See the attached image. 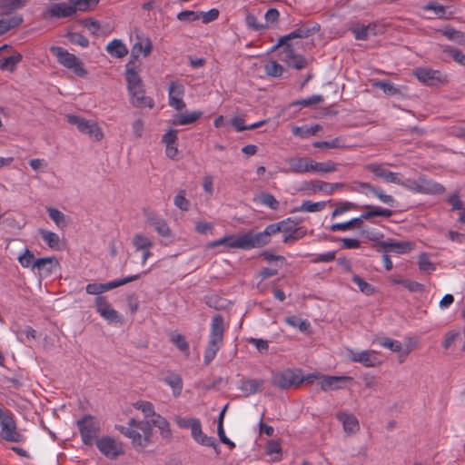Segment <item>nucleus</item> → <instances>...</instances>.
<instances>
[{
    "instance_id": "1",
    "label": "nucleus",
    "mask_w": 465,
    "mask_h": 465,
    "mask_svg": "<svg viewBox=\"0 0 465 465\" xmlns=\"http://www.w3.org/2000/svg\"><path fill=\"white\" fill-rule=\"evenodd\" d=\"M153 426L160 430L163 438L171 439L170 423L159 414L148 420H138L132 418L129 420L127 427L116 425L115 428L125 437L132 440L134 448H143L150 442Z\"/></svg>"
},
{
    "instance_id": "2",
    "label": "nucleus",
    "mask_w": 465,
    "mask_h": 465,
    "mask_svg": "<svg viewBox=\"0 0 465 465\" xmlns=\"http://www.w3.org/2000/svg\"><path fill=\"white\" fill-rule=\"evenodd\" d=\"M224 321L221 314L213 317L208 337V344L204 351L203 362L208 365L216 356L223 344Z\"/></svg>"
},
{
    "instance_id": "3",
    "label": "nucleus",
    "mask_w": 465,
    "mask_h": 465,
    "mask_svg": "<svg viewBox=\"0 0 465 465\" xmlns=\"http://www.w3.org/2000/svg\"><path fill=\"white\" fill-rule=\"evenodd\" d=\"M222 245L224 246L225 249L252 250L259 248L256 234L252 231L239 234L226 235L221 239L208 242L206 247L212 249Z\"/></svg>"
},
{
    "instance_id": "4",
    "label": "nucleus",
    "mask_w": 465,
    "mask_h": 465,
    "mask_svg": "<svg viewBox=\"0 0 465 465\" xmlns=\"http://www.w3.org/2000/svg\"><path fill=\"white\" fill-rule=\"evenodd\" d=\"M25 3V0H0V35L22 23V17L13 12Z\"/></svg>"
},
{
    "instance_id": "5",
    "label": "nucleus",
    "mask_w": 465,
    "mask_h": 465,
    "mask_svg": "<svg viewBox=\"0 0 465 465\" xmlns=\"http://www.w3.org/2000/svg\"><path fill=\"white\" fill-rule=\"evenodd\" d=\"M52 54L56 57L57 62L70 70L77 77H85L88 74L84 63L74 54L60 46L51 48Z\"/></svg>"
},
{
    "instance_id": "6",
    "label": "nucleus",
    "mask_w": 465,
    "mask_h": 465,
    "mask_svg": "<svg viewBox=\"0 0 465 465\" xmlns=\"http://www.w3.org/2000/svg\"><path fill=\"white\" fill-rule=\"evenodd\" d=\"M401 186L415 193L441 194L445 192L442 184L428 179L425 175H420L417 179H403Z\"/></svg>"
},
{
    "instance_id": "7",
    "label": "nucleus",
    "mask_w": 465,
    "mask_h": 465,
    "mask_svg": "<svg viewBox=\"0 0 465 465\" xmlns=\"http://www.w3.org/2000/svg\"><path fill=\"white\" fill-rule=\"evenodd\" d=\"M82 441L84 445L92 446L97 440L101 430L100 422L92 415H84L76 421Z\"/></svg>"
},
{
    "instance_id": "8",
    "label": "nucleus",
    "mask_w": 465,
    "mask_h": 465,
    "mask_svg": "<svg viewBox=\"0 0 465 465\" xmlns=\"http://www.w3.org/2000/svg\"><path fill=\"white\" fill-rule=\"evenodd\" d=\"M292 223L293 221L292 218H287L279 223L267 225L262 232H255L259 248H262L269 244L271 242L272 236L278 232H289L292 231L294 227L290 224Z\"/></svg>"
},
{
    "instance_id": "9",
    "label": "nucleus",
    "mask_w": 465,
    "mask_h": 465,
    "mask_svg": "<svg viewBox=\"0 0 465 465\" xmlns=\"http://www.w3.org/2000/svg\"><path fill=\"white\" fill-rule=\"evenodd\" d=\"M414 75L422 84L428 86H440L448 84V75L440 70H434L429 67H418L414 71Z\"/></svg>"
},
{
    "instance_id": "10",
    "label": "nucleus",
    "mask_w": 465,
    "mask_h": 465,
    "mask_svg": "<svg viewBox=\"0 0 465 465\" xmlns=\"http://www.w3.org/2000/svg\"><path fill=\"white\" fill-rule=\"evenodd\" d=\"M272 383L280 389L288 390L292 387H298L302 383L301 371L287 369L283 371L272 374Z\"/></svg>"
},
{
    "instance_id": "11",
    "label": "nucleus",
    "mask_w": 465,
    "mask_h": 465,
    "mask_svg": "<svg viewBox=\"0 0 465 465\" xmlns=\"http://www.w3.org/2000/svg\"><path fill=\"white\" fill-rule=\"evenodd\" d=\"M0 436L6 441H19L20 434L16 431L15 422L7 410L0 408Z\"/></svg>"
},
{
    "instance_id": "12",
    "label": "nucleus",
    "mask_w": 465,
    "mask_h": 465,
    "mask_svg": "<svg viewBox=\"0 0 465 465\" xmlns=\"http://www.w3.org/2000/svg\"><path fill=\"white\" fill-rule=\"evenodd\" d=\"M95 445L103 455L111 460L116 459L124 453L122 442L110 436H104L97 439Z\"/></svg>"
},
{
    "instance_id": "13",
    "label": "nucleus",
    "mask_w": 465,
    "mask_h": 465,
    "mask_svg": "<svg viewBox=\"0 0 465 465\" xmlns=\"http://www.w3.org/2000/svg\"><path fill=\"white\" fill-rule=\"evenodd\" d=\"M66 118L67 122L71 124L76 125L77 129L81 133L87 134L97 141L103 138V132L96 123L72 114L67 115Z\"/></svg>"
},
{
    "instance_id": "14",
    "label": "nucleus",
    "mask_w": 465,
    "mask_h": 465,
    "mask_svg": "<svg viewBox=\"0 0 465 465\" xmlns=\"http://www.w3.org/2000/svg\"><path fill=\"white\" fill-rule=\"evenodd\" d=\"M60 267L56 257L38 258L31 263V270L37 272L40 278H46Z\"/></svg>"
},
{
    "instance_id": "15",
    "label": "nucleus",
    "mask_w": 465,
    "mask_h": 465,
    "mask_svg": "<svg viewBox=\"0 0 465 465\" xmlns=\"http://www.w3.org/2000/svg\"><path fill=\"white\" fill-rule=\"evenodd\" d=\"M366 171L371 172L377 178L382 179L386 183H396L401 186L402 175L400 173H393L386 168L381 163H371L364 166Z\"/></svg>"
},
{
    "instance_id": "16",
    "label": "nucleus",
    "mask_w": 465,
    "mask_h": 465,
    "mask_svg": "<svg viewBox=\"0 0 465 465\" xmlns=\"http://www.w3.org/2000/svg\"><path fill=\"white\" fill-rule=\"evenodd\" d=\"M282 46V50L280 53L281 61L285 63L289 67H292L297 70H301L306 67V58L302 54H296L291 44H287L286 45Z\"/></svg>"
},
{
    "instance_id": "17",
    "label": "nucleus",
    "mask_w": 465,
    "mask_h": 465,
    "mask_svg": "<svg viewBox=\"0 0 465 465\" xmlns=\"http://www.w3.org/2000/svg\"><path fill=\"white\" fill-rule=\"evenodd\" d=\"M94 306L96 312L102 318L109 322H118L121 317L116 310H114L105 296H96L94 299Z\"/></svg>"
},
{
    "instance_id": "18",
    "label": "nucleus",
    "mask_w": 465,
    "mask_h": 465,
    "mask_svg": "<svg viewBox=\"0 0 465 465\" xmlns=\"http://www.w3.org/2000/svg\"><path fill=\"white\" fill-rule=\"evenodd\" d=\"M288 163V168H282L281 173H311L312 158L309 157H291L285 160Z\"/></svg>"
},
{
    "instance_id": "19",
    "label": "nucleus",
    "mask_w": 465,
    "mask_h": 465,
    "mask_svg": "<svg viewBox=\"0 0 465 465\" xmlns=\"http://www.w3.org/2000/svg\"><path fill=\"white\" fill-rule=\"evenodd\" d=\"M375 351H356L351 349L348 350V358L352 362H359L364 367L371 368L378 366L381 361L375 356Z\"/></svg>"
},
{
    "instance_id": "20",
    "label": "nucleus",
    "mask_w": 465,
    "mask_h": 465,
    "mask_svg": "<svg viewBox=\"0 0 465 465\" xmlns=\"http://www.w3.org/2000/svg\"><path fill=\"white\" fill-rule=\"evenodd\" d=\"M132 242L135 251L142 252L141 263L144 265L147 260L153 256L152 248L153 247V242L143 233H135Z\"/></svg>"
},
{
    "instance_id": "21",
    "label": "nucleus",
    "mask_w": 465,
    "mask_h": 465,
    "mask_svg": "<svg viewBox=\"0 0 465 465\" xmlns=\"http://www.w3.org/2000/svg\"><path fill=\"white\" fill-rule=\"evenodd\" d=\"M184 94V87L182 84L172 82L168 90L169 105L178 111L185 107L183 100Z\"/></svg>"
},
{
    "instance_id": "22",
    "label": "nucleus",
    "mask_w": 465,
    "mask_h": 465,
    "mask_svg": "<svg viewBox=\"0 0 465 465\" xmlns=\"http://www.w3.org/2000/svg\"><path fill=\"white\" fill-rule=\"evenodd\" d=\"M192 438L198 444L207 447H212L217 454L220 453V450L216 440L213 437L207 436L202 430V424L200 420L194 424L193 428L191 430Z\"/></svg>"
},
{
    "instance_id": "23",
    "label": "nucleus",
    "mask_w": 465,
    "mask_h": 465,
    "mask_svg": "<svg viewBox=\"0 0 465 465\" xmlns=\"http://www.w3.org/2000/svg\"><path fill=\"white\" fill-rule=\"evenodd\" d=\"M131 96V104L138 108L148 107L152 109L154 106L153 99L150 96L145 95L143 86L135 88L134 90H129Z\"/></svg>"
},
{
    "instance_id": "24",
    "label": "nucleus",
    "mask_w": 465,
    "mask_h": 465,
    "mask_svg": "<svg viewBox=\"0 0 465 465\" xmlns=\"http://www.w3.org/2000/svg\"><path fill=\"white\" fill-rule=\"evenodd\" d=\"M350 381H352V378L350 376L322 375L320 386L323 391H336L342 389V383Z\"/></svg>"
},
{
    "instance_id": "25",
    "label": "nucleus",
    "mask_w": 465,
    "mask_h": 465,
    "mask_svg": "<svg viewBox=\"0 0 465 465\" xmlns=\"http://www.w3.org/2000/svg\"><path fill=\"white\" fill-rule=\"evenodd\" d=\"M153 50V44L149 37L143 35H136V42L131 49V56L134 59L138 58L140 54L147 57Z\"/></svg>"
},
{
    "instance_id": "26",
    "label": "nucleus",
    "mask_w": 465,
    "mask_h": 465,
    "mask_svg": "<svg viewBox=\"0 0 465 465\" xmlns=\"http://www.w3.org/2000/svg\"><path fill=\"white\" fill-rule=\"evenodd\" d=\"M378 25L370 23L369 25L357 24L351 28L356 40H367L371 35H376Z\"/></svg>"
},
{
    "instance_id": "27",
    "label": "nucleus",
    "mask_w": 465,
    "mask_h": 465,
    "mask_svg": "<svg viewBox=\"0 0 465 465\" xmlns=\"http://www.w3.org/2000/svg\"><path fill=\"white\" fill-rule=\"evenodd\" d=\"M37 232L48 248L54 251H61L63 249V242L57 233L44 228H39Z\"/></svg>"
},
{
    "instance_id": "28",
    "label": "nucleus",
    "mask_w": 465,
    "mask_h": 465,
    "mask_svg": "<svg viewBox=\"0 0 465 465\" xmlns=\"http://www.w3.org/2000/svg\"><path fill=\"white\" fill-rule=\"evenodd\" d=\"M363 208L367 209L366 212H363L360 216L361 219V222L364 220H371L374 217H385L390 218L393 215V211L383 208L377 205H364Z\"/></svg>"
},
{
    "instance_id": "29",
    "label": "nucleus",
    "mask_w": 465,
    "mask_h": 465,
    "mask_svg": "<svg viewBox=\"0 0 465 465\" xmlns=\"http://www.w3.org/2000/svg\"><path fill=\"white\" fill-rule=\"evenodd\" d=\"M315 27L313 28H308V27H300L292 33H290L287 35H284L279 39L278 44L273 46V49L278 48L281 45H286L287 44H290L289 41L294 38H307L314 34Z\"/></svg>"
},
{
    "instance_id": "30",
    "label": "nucleus",
    "mask_w": 465,
    "mask_h": 465,
    "mask_svg": "<svg viewBox=\"0 0 465 465\" xmlns=\"http://www.w3.org/2000/svg\"><path fill=\"white\" fill-rule=\"evenodd\" d=\"M337 419L342 423L343 430L346 433H355L360 430V424L357 418L351 413L340 412L337 414Z\"/></svg>"
},
{
    "instance_id": "31",
    "label": "nucleus",
    "mask_w": 465,
    "mask_h": 465,
    "mask_svg": "<svg viewBox=\"0 0 465 465\" xmlns=\"http://www.w3.org/2000/svg\"><path fill=\"white\" fill-rule=\"evenodd\" d=\"M49 13L56 18L70 17L75 14V6L65 3L53 4L49 7Z\"/></svg>"
},
{
    "instance_id": "32",
    "label": "nucleus",
    "mask_w": 465,
    "mask_h": 465,
    "mask_svg": "<svg viewBox=\"0 0 465 465\" xmlns=\"http://www.w3.org/2000/svg\"><path fill=\"white\" fill-rule=\"evenodd\" d=\"M163 381L172 388L174 397L181 395L183 387L181 375L175 372H168L167 375L163 379Z\"/></svg>"
},
{
    "instance_id": "33",
    "label": "nucleus",
    "mask_w": 465,
    "mask_h": 465,
    "mask_svg": "<svg viewBox=\"0 0 465 465\" xmlns=\"http://www.w3.org/2000/svg\"><path fill=\"white\" fill-rule=\"evenodd\" d=\"M106 52L113 57L123 58L128 54L126 45L119 39H114L108 43Z\"/></svg>"
},
{
    "instance_id": "34",
    "label": "nucleus",
    "mask_w": 465,
    "mask_h": 465,
    "mask_svg": "<svg viewBox=\"0 0 465 465\" xmlns=\"http://www.w3.org/2000/svg\"><path fill=\"white\" fill-rule=\"evenodd\" d=\"M148 222L149 224L154 228V230L160 236L163 238L171 237V229L165 220L153 215L148 218Z\"/></svg>"
},
{
    "instance_id": "35",
    "label": "nucleus",
    "mask_w": 465,
    "mask_h": 465,
    "mask_svg": "<svg viewBox=\"0 0 465 465\" xmlns=\"http://www.w3.org/2000/svg\"><path fill=\"white\" fill-rule=\"evenodd\" d=\"M263 384L262 379H247L242 382L240 389L248 397L260 391Z\"/></svg>"
},
{
    "instance_id": "36",
    "label": "nucleus",
    "mask_w": 465,
    "mask_h": 465,
    "mask_svg": "<svg viewBox=\"0 0 465 465\" xmlns=\"http://www.w3.org/2000/svg\"><path fill=\"white\" fill-rule=\"evenodd\" d=\"M338 163L332 161L316 162L312 159L311 173H328L337 171Z\"/></svg>"
},
{
    "instance_id": "37",
    "label": "nucleus",
    "mask_w": 465,
    "mask_h": 465,
    "mask_svg": "<svg viewBox=\"0 0 465 465\" xmlns=\"http://www.w3.org/2000/svg\"><path fill=\"white\" fill-rule=\"evenodd\" d=\"M265 453L271 457L272 461H279L282 459V446L279 440H271L265 447Z\"/></svg>"
},
{
    "instance_id": "38",
    "label": "nucleus",
    "mask_w": 465,
    "mask_h": 465,
    "mask_svg": "<svg viewBox=\"0 0 465 465\" xmlns=\"http://www.w3.org/2000/svg\"><path fill=\"white\" fill-rule=\"evenodd\" d=\"M325 207V202L313 203L312 201H303L301 206L295 207L292 212H308L316 213L322 211Z\"/></svg>"
},
{
    "instance_id": "39",
    "label": "nucleus",
    "mask_w": 465,
    "mask_h": 465,
    "mask_svg": "<svg viewBox=\"0 0 465 465\" xmlns=\"http://www.w3.org/2000/svg\"><path fill=\"white\" fill-rule=\"evenodd\" d=\"M141 277V274H134L127 277H124L123 279H118L114 281H111L105 283H102L104 292H108L110 290H113L114 288L123 286L126 283H129L131 282L136 281Z\"/></svg>"
},
{
    "instance_id": "40",
    "label": "nucleus",
    "mask_w": 465,
    "mask_h": 465,
    "mask_svg": "<svg viewBox=\"0 0 465 465\" xmlns=\"http://www.w3.org/2000/svg\"><path fill=\"white\" fill-rule=\"evenodd\" d=\"M439 32L450 41H455L459 44H463L465 42V33L458 31L451 26H446L440 29Z\"/></svg>"
},
{
    "instance_id": "41",
    "label": "nucleus",
    "mask_w": 465,
    "mask_h": 465,
    "mask_svg": "<svg viewBox=\"0 0 465 465\" xmlns=\"http://www.w3.org/2000/svg\"><path fill=\"white\" fill-rule=\"evenodd\" d=\"M125 75L128 91L143 86L142 79L134 68H127Z\"/></svg>"
},
{
    "instance_id": "42",
    "label": "nucleus",
    "mask_w": 465,
    "mask_h": 465,
    "mask_svg": "<svg viewBox=\"0 0 465 465\" xmlns=\"http://www.w3.org/2000/svg\"><path fill=\"white\" fill-rule=\"evenodd\" d=\"M321 129L319 124H315L312 126H294L292 128V134L295 136H299L301 138H307L312 135H315L317 132Z\"/></svg>"
},
{
    "instance_id": "43",
    "label": "nucleus",
    "mask_w": 465,
    "mask_h": 465,
    "mask_svg": "<svg viewBox=\"0 0 465 465\" xmlns=\"http://www.w3.org/2000/svg\"><path fill=\"white\" fill-rule=\"evenodd\" d=\"M203 113L201 111H194L190 114H178L176 115L173 124L179 125H186L196 122L201 116Z\"/></svg>"
},
{
    "instance_id": "44",
    "label": "nucleus",
    "mask_w": 465,
    "mask_h": 465,
    "mask_svg": "<svg viewBox=\"0 0 465 465\" xmlns=\"http://www.w3.org/2000/svg\"><path fill=\"white\" fill-rule=\"evenodd\" d=\"M46 210L49 217L53 220L58 228L64 229L67 226L65 215L61 211L53 207H47Z\"/></svg>"
},
{
    "instance_id": "45",
    "label": "nucleus",
    "mask_w": 465,
    "mask_h": 465,
    "mask_svg": "<svg viewBox=\"0 0 465 465\" xmlns=\"http://www.w3.org/2000/svg\"><path fill=\"white\" fill-rule=\"evenodd\" d=\"M376 187L369 183L356 181L351 183V191L369 196L373 195Z\"/></svg>"
},
{
    "instance_id": "46",
    "label": "nucleus",
    "mask_w": 465,
    "mask_h": 465,
    "mask_svg": "<svg viewBox=\"0 0 465 465\" xmlns=\"http://www.w3.org/2000/svg\"><path fill=\"white\" fill-rule=\"evenodd\" d=\"M21 55L15 54L5 58L0 59V69L4 71L13 72L16 64L20 62Z\"/></svg>"
},
{
    "instance_id": "47",
    "label": "nucleus",
    "mask_w": 465,
    "mask_h": 465,
    "mask_svg": "<svg viewBox=\"0 0 465 465\" xmlns=\"http://www.w3.org/2000/svg\"><path fill=\"white\" fill-rule=\"evenodd\" d=\"M31 169L34 170L36 174L34 178L39 179L41 173H45L50 171L49 164L45 159H33L31 160ZM33 176L31 175V179Z\"/></svg>"
},
{
    "instance_id": "48",
    "label": "nucleus",
    "mask_w": 465,
    "mask_h": 465,
    "mask_svg": "<svg viewBox=\"0 0 465 465\" xmlns=\"http://www.w3.org/2000/svg\"><path fill=\"white\" fill-rule=\"evenodd\" d=\"M343 186L342 183H330L326 182H318L317 187L312 185V183H306V189H313V190H319L323 191L329 194H331L335 189Z\"/></svg>"
},
{
    "instance_id": "49",
    "label": "nucleus",
    "mask_w": 465,
    "mask_h": 465,
    "mask_svg": "<svg viewBox=\"0 0 465 465\" xmlns=\"http://www.w3.org/2000/svg\"><path fill=\"white\" fill-rule=\"evenodd\" d=\"M170 341L186 356L190 355V346L183 335L180 333L173 334Z\"/></svg>"
},
{
    "instance_id": "50",
    "label": "nucleus",
    "mask_w": 465,
    "mask_h": 465,
    "mask_svg": "<svg viewBox=\"0 0 465 465\" xmlns=\"http://www.w3.org/2000/svg\"><path fill=\"white\" fill-rule=\"evenodd\" d=\"M134 407L139 411H141L145 418H154L157 414L154 411V407L153 403L146 401H139L134 403Z\"/></svg>"
},
{
    "instance_id": "51",
    "label": "nucleus",
    "mask_w": 465,
    "mask_h": 465,
    "mask_svg": "<svg viewBox=\"0 0 465 465\" xmlns=\"http://www.w3.org/2000/svg\"><path fill=\"white\" fill-rule=\"evenodd\" d=\"M361 223V216H359L345 223H333L331 225L330 230L331 232L347 231L352 226H360Z\"/></svg>"
},
{
    "instance_id": "52",
    "label": "nucleus",
    "mask_w": 465,
    "mask_h": 465,
    "mask_svg": "<svg viewBox=\"0 0 465 465\" xmlns=\"http://www.w3.org/2000/svg\"><path fill=\"white\" fill-rule=\"evenodd\" d=\"M307 231L303 227L293 228L289 232L288 234L283 236L282 242L284 243L294 242L302 238H303L306 234Z\"/></svg>"
},
{
    "instance_id": "53",
    "label": "nucleus",
    "mask_w": 465,
    "mask_h": 465,
    "mask_svg": "<svg viewBox=\"0 0 465 465\" xmlns=\"http://www.w3.org/2000/svg\"><path fill=\"white\" fill-rule=\"evenodd\" d=\"M352 282L358 286L360 291L366 294V295H371L374 293L375 290L372 285L368 283L364 279H362L361 276L355 274L352 276Z\"/></svg>"
},
{
    "instance_id": "54",
    "label": "nucleus",
    "mask_w": 465,
    "mask_h": 465,
    "mask_svg": "<svg viewBox=\"0 0 465 465\" xmlns=\"http://www.w3.org/2000/svg\"><path fill=\"white\" fill-rule=\"evenodd\" d=\"M66 37L71 44L79 45L83 48H85L89 45V40L80 33L69 32L66 35Z\"/></svg>"
},
{
    "instance_id": "55",
    "label": "nucleus",
    "mask_w": 465,
    "mask_h": 465,
    "mask_svg": "<svg viewBox=\"0 0 465 465\" xmlns=\"http://www.w3.org/2000/svg\"><path fill=\"white\" fill-rule=\"evenodd\" d=\"M442 50L443 52L448 53L455 62L465 65V54L460 50L450 45L443 46Z\"/></svg>"
},
{
    "instance_id": "56",
    "label": "nucleus",
    "mask_w": 465,
    "mask_h": 465,
    "mask_svg": "<svg viewBox=\"0 0 465 465\" xmlns=\"http://www.w3.org/2000/svg\"><path fill=\"white\" fill-rule=\"evenodd\" d=\"M378 342L381 347L387 348L394 352H401L402 349L401 341L397 340H392L391 338L380 339Z\"/></svg>"
},
{
    "instance_id": "57",
    "label": "nucleus",
    "mask_w": 465,
    "mask_h": 465,
    "mask_svg": "<svg viewBox=\"0 0 465 465\" xmlns=\"http://www.w3.org/2000/svg\"><path fill=\"white\" fill-rule=\"evenodd\" d=\"M74 6H75V13L77 11L85 12L95 6L99 0H70Z\"/></svg>"
},
{
    "instance_id": "58",
    "label": "nucleus",
    "mask_w": 465,
    "mask_h": 465,
    "mask_svg": "<svg viewBox=\"0 0 465 465\" xmlns=\"http://www.w3.org/2000/svg\"><path fill=\"white\" fill-rule=\"evenodd\" d=\"M260 203L272 210H277L280 205L276 198L270 193H262L260 194Z\"/></svg>"
},
{
    "instance_id": "59",
    "label": "nucleus",
    "mask_w": 465,
    "mask_h": 465,
    "mask_svg": "<svg viewBox=\"0 0 465 465\" xmlns=\"http://www.w3.org/2000/svg\"><path fill=\"white\" fill-rule=\"evenodd\" d=\"M419 269L421 272H432L435 271L436 267L435 265L430 262L428 255L424 252L420 254L419 260H418Z\"/></svg>"
},
{
    "instance_id": "60",
    "label": "nucleus",
    "mask_w": 465,
    "mask_h": 465,
    "mask_svg": "<svg viewBox=\"0 0 465 465\" xmlns=\"http://www.w3.org/2000/svg\"><path fill=\"white\" fill-rule=\"evenodd\" d=\"M323 101H324V99H323L322 95H321V94H314V95H312L311 97L296 101V102L292 103V105H300V106H302V107H308V106H311L312 104H321Z\"/></svg>"
},
{
    "instance_id": "61",
    "label": "nucleus",
    "mask_w": 465,
    "mask_h": 465,
    "mask_svg": "<svg viewBox=\"0 0 465 465\" xmlns=\"http://www.w3.org/2000/svg\"><path fill=\"white\" fill-rule=\"evenodd\" d=\"M373 85L381 89L388 95H394L399 93L398 88L389 81H378Z\"/></svg>"
},
{
    "instance_id": "62",
    "label": "nucleus",
    "mask_w": 465,
    "mask_h": 465,
    "mask_svg": "<svg viewBox=\"0 0 465 465\" xmlns=\"http://www.w3.org/2000/svg\"><path fill=\"white\" fill-rule=\"evenodd\" d=\"M373 195L376 196L381 203H386L391 207L395 206L396 200L394 197L391 194H387L380 187H376Z\"/></svg>"
},
{
    "instance_id": "63",
    "label": "nucleus",
    "mask_w": 465,
    "mask_h": 465,
    "mask_svg": "<svg viewBox=\"0 0 465 465\" xmlns=\"http://www.w3.org/2000/svg\"><path fill=\"white\" fill-rule=\"evenodd\" d=\"M264 69L268 75L273 77L281 76L283 71L282 66L275 61H271L268 63Z\"/></svg>"
},
{
    "instance_id": "64",
    "label": "nucleus",
    "mask_w": 465,
    "mask_h": 465,
    "mask_svg": "<svg viewBox=\"0 0 465 465\" xmlns=\"http://www.w3.org/2000/svg\"><path fill=\"white\" fill-rule=\"evenodd\" d=\"M177 19L182 22L190 23L200 19V15L195 11L185 10L177 14Z\"/></svg>"
}]
</instances>
